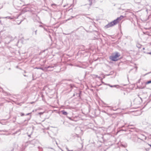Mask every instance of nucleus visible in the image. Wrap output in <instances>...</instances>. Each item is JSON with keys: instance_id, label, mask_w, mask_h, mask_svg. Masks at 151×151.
Segmentation results:
<instances>
[{"instance_id": "nucleus-2", "label": "nucleus", "mask_w": 151, "mask_h": 151, "mask_svg": "<svg viewBox=\"0 0 151 151\" xmlns=\"http://www.w3.org/2000/svg\"><path fill=\"white\" fill-rule=\"evenodd\" d=\"M120 56V55L118 52L113 54L110 57V59L111 60L114 61H116L118 60V57Z\"/></svg>"}, {"instance_id": "nucleus-11", "label": "nucleus", "mask_w": 151, "mask_h": 151, "mask_svg": "<svg viewBox=\"0 0 151 151\" xmlns=\"http://www.w3.org/2000/svg\"><path fill=\"white\" fill-rule=\"evenodd\" d=\"M7 18H9V17H8Z\"/></svg>"}, {"instance_id": "nucleus-5", "label": "nucleus", "mask_w": 151, "mask_h": 151, "mask_svg": "<svg viewBox=\"0 0 151 151\" xmlns=\"http://www.w3.org/2000/svg\"><path fill=\"white\" fill-rule=\"evenodd\" d=\"M150 83H151V81H148V82H147L146 83V84H149Z\"/></svg>"}, {"instance_id": "nucleus-12", "label": "nucleus", "mask_w": 151, "mask_h": 151, "mask_svg": "<svg viewBox=\"0 0 151 151\" xmlns=\"http://www.w3.org/2000/svg\"><path fill=\"white\" fill-rule=\"evenodd\" d=\"M40 69H42L41 68H40Z\"/></svg>"}, {"instance_id": "nucleus-4", "label": "nucleus", "mask_w": 151, "mask_h": 151, "mask_svg": "<svg viewBox=\"0 0 151 151\" xmlns=\"http://www.w3.org/2000/svg\"><path fill=\"white\" fill-rule=\"evenodd\" d=\"M137 47L138 48H140L141 47V45L139 44H137L136 45Z\"/></svg>"}, {"instance_id": "nucleus-10", "label": "nucleus", "mask_w": 151, "mask_h": 151, "mask_svg": "<svg viewBox=\"0 0 151 151\" xmlns=\"http://www.w3.org/2000/svg\"><path fill=\"white\" fill-rule=\"evenodd\" d=\"M92 4V2H91V3L90 4V5H91Z\"/></svg>"}, {"instance_id": "nucleus-7", "label": "nucleus", "mask_w": 151, "mask_h": 151, "mask_svg": "<svg viewBox=\"0 0 151 151\" xmlns=\"http://www.w3.org/2000/svg\"><path fill=\"white\" fill-rule=\"evenodd\" d=\"M24 115V113H21V116H23Z\"/></svg>"}, {"instance_id": "nucleus-1", "label": "nucleus", "mask_w": 151, "mask_h": 151, "mask_svg": "<svg viewBox=\"0 0 151 151\" xmlns=\"http://www.w3.org/2000/svg\"><path fill=\"white\" fill-rule=\"evenodd\" d=\"M123 18V17L122 16H120L119 17L117 18V19H116L114 20L112 22H111L110 23H109L108 24L106 25L105 26L106 27V28H108L110 27H112L116 25Z\"/></svg>"}, {"instance_id": "nucleus-8", "label": "nucleus", "mask_w": 151, "mask_h": 151, "mask_svg": "<svg viewBox=\"0 0 151 151\" xmlns=\"http://www.w3.org/2000/svg\"><path fill=\"white\" fill-rule=\"evenodd\" d=\"M31 114V113H28V114H27L26 115H29V114Z\"/></svg>"}, {"instance_id": "nucleus-6", "label": "nucleus", "mask_w": 151, "mask_h": 151, "mask_svg": "<svg viewBox=\"0 0 151 151\" xmlns=\"http://www.w3.org/2000/svg\"><path fill=\"white\" fill-rule=\"evenodd\" d=\"M44 112H40V113H39L38 114H40V115H41V114H43Z\"/></svg>"}, {"instance_id": "nucleus-9", "label": "nucleus", "mask_w": 151, "mask_h": 151, "mask_svg": "<svg viewBox=\"0 0 151 151\" xmlns=\"http://www.w3.org/2000/svg\"><path fill=\"white\" fill-rule=\"evenodd\" d=\"M110 86V87H114V86Z\"/></svg>"}, {"instance_id": "nucleus-13", "label": "nucleus", "mask_w": 151, "mask_h": 151, "mask_svg": "<svg viewBox=\"0 0 151 151\" xmlns=\"http://www.w3.org/2000/svg\"><path fill=\"white\" fill-rule=\"evenodd\" d=\"M33 103V102H31V104H32Z\"/></svg>"}, {"instance_id": "nucleus-14", "label": "nucleus", "mask_w": 151, "mask_h": 151, "mask_svg": "<svg viewBox=\"0 0 151 151\" xmlns=\"http://www.w3.org/2000/svg\"><path fill=\"white\" fill-rule=\"evenodd\" d=\"M150 146L151 147V145H150Z\"/></svg>"}, {"instance_id": "nucleus-3", "label": "nucleus", "mask_w": 151, "mask_h": 151, "mask_svg": "<svg viewBox=\"0 0 151 151\" xmlns=\"http://www.w3.org/2000/svg\"><path fill=\"white\" fill-rule=\"evenodd\" d=\"M61 112H62L63 114V115H66L68 114L67 113L66 111H65L64 110L62 111Z\"/></svg>"}]
</instances>
